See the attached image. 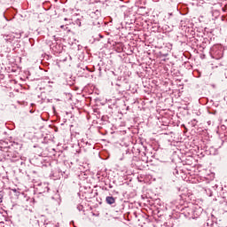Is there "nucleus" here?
Returning a JSON list of instances; mask_svg holds the SVG:
<instances>
[{"instance_id": "3", "label": "nucleus", "mask_w": 227, "mask_h": 227, "mask_svg": "<svg viewBox=\"0 0 227 227\" xmlns=\"http://www.w3.org/2000/svg\"><path fill=\"white\" fill-rule=\"evenodd\" d=\"M90 15H91L92 18H95V15H96V17H100V11L96 10V12H91Z\"/></svg>"}, {"instance_id": "4", "label": "nucleus", "mask_w": 227, "mask_h": 227, "mask_svg": "<svg viewBox=\"0 0 227 227\" xmlns=\"http://www.w3.org/2000/svg\"><path fill=\"white\" fill-rule=\"evenodd\" d=\"M0 203H3V197H0Z\"/></svg>"}, {"instance_id": "1", "label": "nucleus", "mask_w": 227, "mask_h": 227, "mask_svg": "<svg viewBox=\"0 0 227 227\" xmlns=\"http://www.w3.org/2000/svg\"><path fill=\"white\" fill-rule=\"evenodd\" d=\"M4 42H6V43H12L13 40H15V35H13V33L11 34H5L2 35Z\"/></svg>"}, {"instance_id": "5", "label": "nucleus", "mask_w": 227, "mask_h": 227, "mask_svg": "<svg viewBox=\"0 0 227 227\" xmlns=\"http://www.w3.org/2000/svg\"><path fill=\"white\" fill-rule=\"evenodd\" d=\"M60 27H61V29H63V27H65V26L62 25V26H60Z\"/></svg>"}, {"instance_id": "7", "label": "nucleus", "mask_w": 227, "mask_h": 227, "mask_svg": "<svg viewBox=\"0 0 227 227\" xmlns=\"http://www.w3.org/2000/svg\"><path fill=\"white\" fill-rule=\"evenodd\" d=\"M64 20H68V19L65 18Z\"/></svg>"}, {"instance_id": "2", "label": "nucleus", "mask_w": 227, "mask_h": 227, "mask_svg": "<svg viewBox=\"0 0 227 227\" xmlns=\"http://www.w3.org/2000/svg\"><path fill=\"white\" fill-rule=\"evenodd\" d=\"M106 201L108 205H114V203H116V199H114V197L108 196L106 198Z\"/></svg>"}, {"instance_id": "6", "label": "nucleus", "mask_w": 227, "mask_h": 227, "mask_svg": "<svg viewBox=\"0 0 227 227\" xmlns=\"http://www.w3.org/2000/svg\"><path fill=\"white\" fill-rule=\"evenodd\" d=\"M96 3H100V0L96 1Z\"/></svg>"}]
</instances>
